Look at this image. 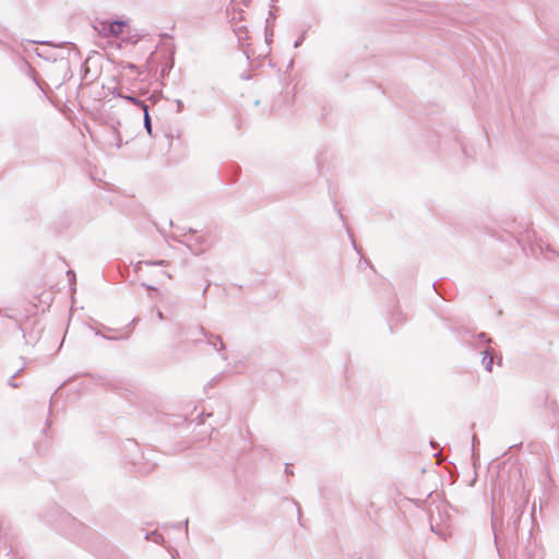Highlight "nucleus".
Instances as JSON below:
<instances>
[{
  "label": "nucleus",
  "mask_w": 559,
  "mask_h": 559,
  "mask_svg": "<svg viewBox=\"0 0 559 559\" xmlns=\"http://www.w3.org/2000/svg\"><path fill=\"white\" fill-rule=\"evenodd\" d=\"M271 16L273 19H275V15L273 14L272 11L269 12V17L266 19V26H265V43H266V45H270V43L272 41V36H273V31L269 26V22H270V17Z\"/></svg>",
  "instance_id": "16"
},
{
  "label": "nucleus",
  "mask_w": 559,
  "mask_h": 559,
  "mask_svg": "<svg viewBox=\"0 0 559 559\" xmlns=\"http://www.w3.org/2000/svg\"><path fill=\"white\" fill-rule=\"evenodd\" d=\"M90 329L94 332L95 335H100L102 337L106 336L105 334H102L100 331L94 326H90Z\"/></svg>",
  "instance_id": "31"
},
{
  "label": "nucleus",
  "mask_w": 559,
  "mask_h": 559,
  "mask_svg": "<svg viewBox=\"0 0 559 559\" xmlns=\"http://www.w3.org/2000/svg\"><path fill=\"white\" fill-rule=\"evenodd\" d=\"M114 95L121 99L127 100L128 103H130L134 106H138L142 110L147 109V107H148V105L144 100H142L139 96H136L134 94H123L121 92H117V88H115Z\"/></svg>",
  "instance_id": "8"
},
{
  "label": "nucleus",
  "mask_w": 559,
  "mask_h": 559,
  "mask_svg": "<svg viewBox=\"0 0 559 559\" xmlns=\"http://www.w3.org/2000/svg\"><path fill=\"white\" fill-rule=\"evenodd\" d=\"M164 135H165V138L169 139L168 145L170 146L171 145L173 136L167 134V133H165Z\"/></svg>",
  "instance_id": "36"
},
{
  "label": "nucleus",
  "mask_w": 559,
  "mask_h": 559,
  "mask_svg": "<svg viewBox=\"0 0 559 559\" xmlns=\"http://www.w3.org/2000/svg\"><path fill=\"white\" fill-rule=\"evenodd\" d=\"M285 474L286 475H294V472L292 469V465L288 464V463L285 465Z\"/></svg>",
  "instance_id": "28"
},
{
  "label": "nucleus",
  "mask_w": 559,
  "mask_h": 559,
  "mask_svg": "<svg viewBox=\"0 0 559 559\" xmlns=\"http://www.w3.org/2000/svg\"><path fill=\"white\" fill-rule=\"evenodd\" d=\"M143 126H144V129L147 132V134L151 138H154L152 118H151L148 108L143 110Z\"/></svg>",
  "instance_id": "11"
},
{
  "label": "nucleus",
  "mask_w": 559,
  "mask_h": 559,
  "mask_svg": "<svg viewBox=\"0 0 559 559\" xmlns=\"http://www.w3.org/2000/svg\"><path fill=\"white\" fill-rule=\"evenodd\" d=\"M142 264L165 266L168 264V261L167 260L140 261L136 263L135 270H139Z\"/></svg>",
  "instance_id": "17"
},
{
  "label": "nucleus",
  "mask_w": 559,
  "mask_h": 559,
  "mask_svg": "<svg viewBox=\"0 0 559 559\" xmlns=\"http://www.w3.org/2000/svg\"><path fill=\"white\" fill-rule=\"evenodd\" d=\"M204 414L202 413L200 416H199V423L198 424H203V419L201 418Z\"/></svg>",
  "instance_id": "38"
},
{
  "label": "nucleus",
  "mask_w": 559,
  "mask_h": 559,
  "mask_svg": "<svg viewBox=\"0 0 559 559\" xmlns=\"http://www.w3.org/2000/svg\"><path fill=\"white\" fill-rule=\"evenodd\" d=\"M61 522H64V523H69V525L71 526V528L73 530H76L78 527H81L82 526V523L76 521L74 518H72L69 513H66V514H61L60 515V523Z\"/></svg>",
  "instance_id": "12"
},
{
  "label": "nucleus",
  "mask_w": 559,
  "mask_h": 559,
  "mask_svg": "<svg viewBox=\"0 0 559 559\" xmlns=\"http://www.w3.org/2000/svg\"><path fill=\"white\" fill-rule=\"evenodd\" d=\"M189 233L190 237L187 241L180 240L177 237H175V239L186 243L191 253L194 255H200L204 253L209 248L206 239L202 236H197V230H194L193 228H189Z\"/></svg>",
  "instance_id": "6"
},
{
  "label": "nucleus",
  "mask_w": 559,
  "mask_h": 559,
  "mask_svg": "<svg viewBox=\"0 0 559 559\" xmlns=\"http://www.w3.org/2000/svg\"><path fill=\"white\" fill-rule=\"evenodd\" d=\"M159 98H160V96L156 93L151 94L148 97V99L152 102V104H156Z\"/></svg>",
  "instance_id": "27"
},
{
  "label": "nucleus",
  "mask_w": 559,
  "mask_h": 559,
  "mask_svg": "<svg viewBox=\"0 0 559 559\" xmlns=\"http://www.w3.org/2000/svg\"><path fill=\"white\" fill-rule=\"evenodd\" d=\"M173 559H176L175 555H173Z\"/></svg>",
  "instance_id": "44"
},
{
  "label": "nucleus",
  "mask_w": 559,
  "mask_h": 559,
  "mask_svg": "<svg viewBox=\"0 0 559 559\" xmlns=\"http://www.w3.org/2000/svg\"><path fill=\"white\" fill-rule=\"evenodd\" d=\"M157 317L159 320H164V313L160 310H157Z\"/></svg>",
  "instance_id": "35"
},
{
  "label": "nucleus",
  "mask_w": 559,
  "mask_h": 559,
  "mask_svg": "<svg viewBox=\"0 0 559 559\" xmlns=\"http://www.w3.org/2000/svg\"><path fill=\"white\" fill-rule=\"evenodd\" d=\"M145 538L152 539L154 543H156L158 545H163L165 543V537L163 536V534L158 533L157 531L147 533Z\"/></svg>",
  "instance_id": "13"
},
{
  "label": "nucleus",
  "mask_w": 559,
  "mask_h": 559,
  "mask_svg": "<svg viewBox=\"0 0 559 559\" xmlns=\"http://www.w3.org/2000/svg\"><path fill=\"white\" fill-rule=\"evenodd\" d=\"M121 145H122V139H121V135H120V133H119L118 131H116V146H117L118 148H120V147H121Z\"/></svg>",
  "instance_id": "26"
},
{
  "label": "nucleus",
  "mask_w": 559,
  "mask_h": 559,
  "mask_svg": "<svg viewBox=\"0 0 559 559\" xmlns=\"http://www.w3.org/2000/svg\"><path fill=\"white\" fill-rule=\"evenodd\" d=\"M68 275H69V276H71V277H73V278H75V273H74L73 271H71V270H70V271H68Z\"/></svg>",
  "instance_id": "37"
},
{
  "label": "nucleus",
  "mask_w": 559,
  "mask_h": 559,
  "mask_svg": "<svg viewBox=\"0 0 559 559\" xmlns=\"http://www.w3.org/2000/svg\"><path fill=\"white\" fill-rule=\"evenodd\" d=\"M127 26L128 23L124 20H104L98 22V24L95 25L94 28L98 32L100 36L111 37L122 34Z\"/></svg>",
  "instance_id": "3"
},
{
  "label": "nucleus",
  "mask_w": 559,
  "mask_h": 559,
  "mask_svg": "<svg viewBox=\"0 0 559 559\" xmlns=\"http://www.w3.org/2000/svg\"><path fill=\"white\" fill-rule=\"evenodd\" d=\"M176 104H177V112H180L183 108V103H182V100L177 99Z\"/></svg>",
  "instance_id": "29"
},
{
  "label": "nucleus",
  "mask_w": 559,
  "mask_h": 559,
  "mask_svg": "<svg viewBox=\"0 0 559 559\" xmlns=\"http://www.w3.org/2000/svg\"><path fill=\"white\" fill-rule=\"evenodd\" d=\"M307 36V31H304L294 43V47L298 48L302 45Z\"/></svg>",
  "instance_id": "19"
},
{
  "label": "nucleus",
  "mask_w": 559,
  "mask_h": 559,
  "mask_svg": "<svg viewBox=\"0 0 559 559\" xmlns=\"http://www.w3.org/2000/svg\"><path fill=\"white\" fill-rule=\"evenodd\" d=\"M22 371V369L17 370L8 381V384L12 388H17V383L14 382V378Z\"/></svg>",
  "instance_id": "24"
},
{
  "label": "nucleus",
  "mask_w": 559,
  "mask_h": 559,
  "mask_svg": "<svg viewBox=\"0 0 559 559\" xmlns=\"http://www.w3.org/2000/svg\"><path fill=\"white\" fill-rule=\"evenodd\" d=\"M338 215H340L341 219H344L343 214L341 213V211H338Z\"/></svg>",
  "instance_id": "42"
},
{
  "label": "nucleus",
  "mask_w": 559,
  "mask_h": 559,
  "mask_svg": "<svg viewBox=\"0 0 559 559\" xmlns=\"http://www.w3.org/2000/svg\"><path fill=\"white\" fill-rule=\"evenodd\" d=\"M27 43L28 44L46 45V46H51L55 49H60V51L51 50V51H47V52L39 51L38 49H35V52L39 58H43L47 61L57 62V61L67 60L66 67L68 68V70H70V67H69L70 56L73 53L74 57H79V50L76 49L75 45L70 41H61V43L55 44L50 40H43V41L27 40Z\"/></svg>",
  "instance_id": "1"
},
{
  "label": "nucleus",
  "mask_w": 559,
  "mask_h": 559,
  "mask_svg": "<svg viewBox=\"0 0 559 559\" xmlns=\"http://www.w3.org/2000/svg\"><path fill=\"white\" fill-rule=\"evenodd\" d=\"M145 287L147 290H157V287H155L153 285H146Z\"/></svg>",
  "instance_id": "34"
},
{
  "label": "nucleus",
  "mask_w": 559,
  "mask_h": 559,
  "mask_svg": "<svg viewBox=\"0 0 559 559\" xmlns=\"http://www.w3.org/2000/svg\"><path fill=\"white\" fill-rule=\"evenodd\" d=\"M475 345L478 343L486 344L487 346L480 352L483 354L481 362L486 371L491 372L493 366V349L490 347L492 340L487 333L480 332L475 336Z\"/></svg>",
  "instance_id": "5"
},
{
  "label": "nucleus",
  "mask_w": 559,
  "mask_h": 559,
  "mask_svg": "<svg viewBox=\"0 0 559 559\" xmlns=\"http://www.w3.org/2000/svg\"><path fill=\"white\" fill-rule=\"evenodd\" d=\"M165 275H167V277H169V278L171 277V275L167 272H165Z\"/></svg>",
  "instance_id": "43"
},
{
  "label": "nucleus",
  "mask_w": 559,
  "mask_h": 559,
  "mask_svg": "<svg viewBox=\"0 0 559 559\" xmlns=\"http://www.w3.org/2000/svg\"><path fill=\"white\" fill-rule=\"evenodd\" d=\"M365 262H366L370 267H372L371 262H370L369 260H367V259H366V260H365Z\"/></svg>",
  "instance_id": "41"
},
{
  "label": "nucleus",
  "mask_w": 559,
  "mask_h": 559,
  "mask_svg": "<svg viewBox=\"0 0 559 559\" xmlns=\"http://www.w3.org/2000/svg\"><path fill=\"white\" fill-rule=\"evenodd\" d=\"M102 328H103V329H105L106 331H112V329L107 328V326H105L104 324H102Z\"/></svg>",
  "instance_id": "40"
},
{
  "label": "nucleus",
  "mask_w": 559,
  "mask_h": 559,
  "mask_svg": "<svg viewBox=\"0 0 559 559\" xmlns=\"http://www.w3.org/2000/svg\"><path fill=\"white\" fill-rule=\"evenodd\" d=\"M219 381V376L213 377L204 386V390L214 388Z\"/></svg>",
  "instance_id": "21"
},
{
  "label": "nucleus",
  "mask_w": 559,
  "mask_h": 559,
  "mask_svg": "<svg viewBox=\"0 0 559 559\" xmlns=\"http://www.w3.org/2000/svg\"><path fill=\"white\" fill-rule=\"evenodd\" d=\"M452 143L461 150L464 156H468L464 143L461 141L460 135L454 130H451L448 135H442L439 131L432 132L428 140V145L431 147L435 145L445 147Z\"/></svg>",
  "instance_id": "2"
},
{
  "label": "nucleus",
  "mask_w": 559,
  "mask_h": 559,
  "mask_svg": "<svg viewBox=\"0 0 559 559\" xmlns=\"http://www.w3.org/2000/svg\"><path fill=\"white\" fill-rule=\"evenodd\" d=\"M83 67H84L83 72H84V74H86V73H87V71H88V68H87V66H85V64H84Z\"/></svg>",
  "instance_id": "39"
},
{
  "label": "nucleus",
  "mask_w": 559,
  "mask_h": 559,
  "mask_svg": "<svg viewBox=\"0 0 559 559\" xmlns=\"http://www.w3.org/2000/svg\"><path fill=\"white\" fill-rule=\"evenodd\" d=\"M124 69L135 71V70H138V67L134 63L128 62L127 66L124 67Z\"/></svg>",
  "instance_id": "30"
},
{
  "label": "nucleus",
  "mask_w": 559,
  "mask_h": 559,
  "mask_svg": "<svg viewBox=\"0 0 559 559\" xmlns=\"http://www.w3.org/2000/svg\"><path fill=\"white\" fill-rule=\"evenodd\" d=\"M122 452L127 462L134 467L141 465L142 460L144 459L140 445L134 439H127L122 443Z\"/></svg>",
  "instance_id": "4"
},
{
  "label": "nucleus",
  "mask_w": 559,
  "mask_h": 559,
  "mask_svg": "<svg viewBox=\"0 0 559 559\" xmlns=\"http://www.w3.org/2000/svg\"><path fill=\"white\" fill-rule=\"evenodd\" d=\"M432 287H433L435 292H436L438 295L442 296V295H441V293H440V290H439V288H438V284H437V282H435V283L432 284Z\"/></svg>",
  "instance_id": "33"
},
{
  "label": "nucleus",
  "mask_w": 559,
  "mask_h": 559,
  "mask_svg": "<svg viewBox=\"0 0 559 559\" xmlns=\"http://www.w3.org/2000/svg\"><path fill=\"white\" fill-rule=\"evenodd\" d=\"M174 67V58L170 59L168 63L165 64V67L162 69V75H165L167 72L171 70Z\"/></svg>",
  "instance_id": "22"
},
{
  "label": "nucleus",
  "mask_w": 559,
  "mask_h": 559,
  "mask_svg": "<svg viewBox=\"0 0 559 559\" xmlns=\"http://www.w3.org/2000/svg\"><path fill=\"white\" fill-rule=\"evenodd\" d=\"M150 471H151V467H147V468L146 467H139L138 468V472H140V473H148Z\"/></svg>",
  "instance_id": "32"
},
{
  "label": "nucleus",
  "mask_w": 559,
  "mask_h": 559,
  "mask_svg": "<svg viewBox=\"0 0 559 559\" xmlns=\"http://www.w3.org/2000/svg\"><path fill=\"white\" fill-rule=\"evenodd\" d=\"M140 321V318L139 317H135L131 320V322L129 324H127L123 329H122V333L118 334V335H115V336H104L105 340H109V341H118V340H128L131 335V332H132V329L134 328V325Z\"/></svg>",
  "instance_id": "9"
},
{
  "label": "nucleus",
  "mask_w": 559,
  "mask_h": 559,
  "mask_svg": "<svg viewBox=\"0 0 559 559\" xmlns=\"http://www.w3.org/2000/svg\"><path fill=\"white\" fill-rule=\"evenodd\" d=\"M28 75L32 78V80L34 81V83L37 85V87L44 92V87H43V84L44 82L41 81V79H39L37 76V73H36V70L34 68H32L31 66H28Z\"/></svg>",
  "instance_id": "14"
},
{
  "label": "nucleus",
  "mask_w": 559,
  "mask_h": 559,
  "mask_svg": "<svg viewBox=\"0 0 559 559\" xmlns=\"http://www.w3.org/2000/svg\"><path fill=\"white\" fill-rule=\"evenodd\" d=\"M187 336H188V337H191V338H192V341H193V343H199V342H201V338H199V336H202V335L199 333V331H198V326H197V328H195V329H193V330H189V331L187 332Z\"/></svg>",
  "instance_id": "18"
},
{
  "label": "nucleus",
  "mask_w": 559,
  "mask_h": 559,
  "mask_svg": "<svg viewBox=\"0 0 559 559\" xmlns=\"http://www.w3.org/2000/svg\"><path fill=\"white\" fill-rule=\"evenodd\" d=\"M0 43L4 46L12 47V44L16 43V39L10 38V36L5 35V37L0 38Z\"/></svg>",
  "instance_id": "20"
},
{
  "label": "nucleus",
  "mask_w": 559,
  "mask_h": 559,
  "mask_svg": "<svg viewBox=\"0 0 559 559\" xmlns=\"http://www.w3.org/2000/svg\"><path fill=\"white\" fill-rule=\"evenodd\" d=\"M198 331L206 340V343L219 353V356L223 360L228 359L226 345L219 335L213 334L212 332L205 330L202 325L198 326Z\"/></svg>",
  "instance_id": "7"
},
{
  "label": "nucleus",
  "mask_w": 559,
  "mask_h": 559,
  "mask_svg": "<svg viewBox=\"0 0 559 559\" xmlns=\"http://www.w3.org/2000/svg\"><path fill=\"white\" fill-rule=\"evenodd\" d=\"M545 251L555 253V250L551 248V246L542 239L536 241V243L532 247V253L534 257H538L539 254L543 255Z\"/></svg>",
  "instance_id": "10"
},
{
  "label": "nucleus",
  "mask_w": 559,
  "mask_h": 559,
  "mask_svg": "<svg viewBox=\"0 0 559 559\" xmlns=\"http://www.w3.org/2000/svg\"><path fill=\"white\" fill-rule=\"evenodd\" d=\"M479 443V440L477 438L476 435H473V438H472V459H473V464L474 466H476V463L479 459V454L478 452L476 451V444Z\"/></svg>",
  "instance_id": "15"
},
{
  "label": "nucleus",
  "mask_w": 559,
  "mask_h": 559,
  "mask_svg": "<svg viewBox=\"0 0 559 559\" xmlns=\"http://www.w3.org/2000/svg\"><path fill=\"white\" fill-rule=\"evenodd\" d=\"M347 234H348V237L352 239L354 249L357 251L358 254H361V251H360V249H358V247L355 242L354 236L349 229H347Z\"/></svg>",
  "instance_id": "25"
},
{
  "label": "nucleus",
  "mask_w": 559,
  "mask_h": 559,
  "mask_svg": "<svg viewBox=\"0 0 559 559\" xmlns=\"http://www.w3.org/2000/svg\"><path fill=\"white\" fill-rule=\"evenodd\" d=\"M188 523H189V521L186 520L185 522H179V523L175 524L174 526L177 530H181L183 527L186 531V535H188Z\"/></svg>",
  "instance_id": "23"
}]
</instances>
